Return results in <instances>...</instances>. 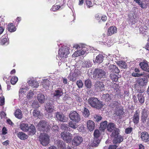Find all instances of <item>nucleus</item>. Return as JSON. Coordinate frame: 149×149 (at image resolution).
<instances>
[{
  "mask_svg": "<svg viewBox=\"0 0 149 149\" xmlns=\"http://www.w3.org/2000/svg\"><path fill=\"white\" fill-rule=\"evenodd\" d=\"M7 29L8 31L11 32H14L16 30V28L13 25V23H12L8 24Z\"/></svg>",
  "mask_w": 149,
  "mask_h": 149,
  "instance_id": "obj_36",
  "label": "nucleus"
},
{
  "mask_svg": "<svg viewBox=\"0 0 149 149\" xmlns=\"http://www.w3.org/2000/svg\"><path fill=\"white\" fill-rule=\"evenodd\" d=\"M116 128L115 127V124L112 123H109L107 126V129L108 132H111Z\"/></svg>",
  "mask_w": 149,
  "mask_h": 149,
  "instance_id": "obj_29",
  "label": "nucleus"
},
{
  "mask_svg": "<svg viewBox=\"0 0 149 149\" xmlns=\"http://www.w3.org/2000/svg\"><path fill=\"white\" fill-rule=\"evenodd\" d=\"M141 120L142 123L147 126H149V117L147 118L148 115L146 110L143 109L142 112Z\"/></svg>",
  "mask_w": 149,
  "mask_h": 149,
  "instance_id": "obj_12",
  "label": "nucleus"
},
{
  "mask_svg": "<svg viewBox=\"0 0 149 149\" xmlns=\"http://www.w3.org/2000/svg\"><path fill=\"white\" fill-rule=\"evenodd\" d=\"M77 77V75L75 73H74L72 75L69 76V79L70 81H73L76 80Z\"/></svg>",
  "mask_w": 149,
  "mask_h": 149,
  "instance_id": "obj_49",
  "label": "nucleus"
},
{
  "mask_svg": "<svg viewBox=\"0 0 149 149\" xmlns=\"http://www.w3.org/2000/svg\"><path fill=\"white\" fill-rule=\"evenodd\" d=\"M101 140L98 139L94 138L93 141H92V145L93 146L97 147L99 145Z\"/></svg>",
  "mask_w": 149,
  "mask_h": 149,
  "instance_id": "obj_44",
  "label": "nucleus"
},
{
  "mask_svg": "<svg viewBox=\"0 0 149 149\" xmlns=\"http://www.w3.org/2000/svg\"><path fill=\"white\" fill-rule=\"evenodd\" d=\"M120 87L119 85L115 83H114L111 86V89L113 92L115 93L119 90Z\"/></svg>",
  "mask_w": 149,
  "mask_h": 149,
  "instance_id": "obj_35",
  "label": "nucleus"
},
{
  "mask_svg": "<svg viewBox=\"0 0 149 149\" xmlns=\"http://www.w3.org/2000/svg\"><path fill=\"white\" fill-rule=\"evenodd\" d=\"M109 70L110 71L116 73H118L120 72V70L118 67L113 65H111L109 67Z\"/></svg>",
  "mask_w": 149,
  "mask_h": 149,
  "instance_id": "obj_20",
  "label": "nucleus"
},
{
  "mask_svg": "<svg viewBox=\"0 0 149 149\" xmlns=\"http://www.w3.org/2000/svg\"><path fill=\"white\" fill-rule=\"evenodd\" d=\"M70 119L75 122L78 123L80 120V116L76 111H71L69 114Z\"/></svg>",
  "mask_w": 149,
  "mask_h": 149,
  "instance_id": "obj_7",
  "label": "nucleus"
},
{
  "mask_svg": "<svg viewBox=\"0 0 149 149\" xmlns=\"http://www.w3.org/2000/svg\"><path fill=\"white\" fill-rule=\"evenodd\" d=\"M148 27L145 25H143L140 27L139 29V31L140 33H143L145 32L148 29Z\"/></svg>",
  "mask_w": 149,
  "mask_h": 149,
  "instance_id": "obj_51",
  "label": "nucleus"
},
{
  "mask_svg": "<svg viewBox=\"0 0 149 149\" xmlns=\"http://www.w3.org/2000/svg\"><path fill=\"white\" fill-rule=\"evenodd\" d=\"M124 113V112L123 110L120 109L117 110L115 112V114L120 119H121L123 117Z\"/></svg>",
  "mask_w": 149,
  "mask_h": 149,
  "instance_id": "obj_43",
  "label": "nucleus"
},
{
  "mask_svg": "<svg viewBox=\"0 0 149 149\" xmlns=\"http://www.w3.org/2000/svg\"><path fill=\"white\" fill-rule=\"evenodd\" d=\"M94 86L95 90L97 91H101L105 89V86L103 83L100 81H96Z\"/></svg>",
  "mask_w": 149,
  "mask_h": 149,
  "instance_id": "obj_13",
  "label": "nucleus"
},
{
  "mask_svg": "<svg viewBox=\"0 0 149 149\" xmlns=\"http://www.w3.org/2000/svg\"><path fill=\"white\" fill-rule=\"evenodd\" d=\"M61 128L64 130H68V127L67 124L63 123L61 125Z\"/></svg>",
  "mask_w": 149,
  "mask_h": 149,
  "instance_id": "obj_61",
  "label": "nucleus"
},
{
  "mask_svg": "<svg viewBox=\"0 0 149 149\" xmlns=\"http://www.w3.org/2000/svg\"><path fill=\"white\" fill-rule=\"evenodd\" d=\"M148 82L147 77V76H145L143 77V78L140 79L136 84L139 86H143L146 84Z\"/></svg>",
  "mask_w": 149,
  "mask_h": 149,
  "instance_id": "obj_15",
  "label": "nucleus"
},
{
  "mask_svg": "<svg viewBox=\"0 0 149 149\" xmlns=\"http://www.w3.org/2000/svg\"><path fill=\"white\" fill-rule=\"evenodd\" d=\"M50 84V81L47 79L43 80L42 81V87L45 89H48Z\"/></svg>",
  "mask_w": 149,
  "mask_h": 149,
  "instance_id": "obj_33",
  "label": "nucleus"
},
{
  "mask_svg": "<svg viewBox=\"0 0 149 149\" xmlns=\"http://www.w3.org/2000/svg\"><path fill=\"white\" fill-rule=\"evenodd\" d=\"M87 46L83 45H76L74 46L73 47L76 48L77 49H79L77 51H76L74 53V55L76 56H78L81 55H83L84 54H86L89 53L90 50L89 48Z\"/></svg>",
  "mask_w": 149,
  "mask_h": 149,
  "instance_id": "obj_1",
  "label": "nucleus"
},
{
  "mask_svg": "<svg viewBox=\"0 0 149 149\" xmlns=\"http://www.w3.org/2000/svg\"><path fill=\"white\" fill-rule=\"evenodd\" d=\"M129 22L130 23L134 24L138 21V18L134 14H132V15L130 14L129 15Z\"/></svg>",
  "mask_w": 149,
  "mask_h": 149,
  "instance_id": "obj_18",
  "label": "nucleus"
},
{
  "mask_svg": "<svg viewBox=\"0 0 149 149\" xmlns=\"http://www.w3.org/2000/svg\"><path fill=\"white\" fill-rule=\"evenodd\" d=\"M74 138L72 140V145L75 146L79 145L83 141V138L81 136L78 135L77 134H74Z\"/></svg>",
  "mask_w": 149,
  "mask_h": 149,
  "instance_id": "obj_10",
  "label": "nucleus"
},
{
  "mask_svg": "<svg viewBox=\"0 0 149 149\" xmlns=\"http://www.w3.org/2000/svg\"><path fill=\"white\" fill-rule=\"evenodd\" d=\"M18 78L16 77H12L10 80L11 83L13 85L15 84L18 81Z\"/></svg>",
  "mask_w": 149,
  "mask_h": 149,
  "instance_id": "obj_54",
  "label": "nucleus"
},
{
  "mask_svg": "<svg viewBox=\"0 0 149 149\" xmlns=\"http://www.w3.org/2000/svg\"><path fill=\"white\" fill-rule=\"evenodd\" d=\"M117 31V29L116 27L111 26L108 29L107 34L109 36H111L113 34L116 33Z\"/></svg>",
  "mask_w": 149,
  "mask_h": 149,
  "instance_id": "obj_25",
  "label": "nucleus"
},
{
  "mask_svg": "<svg viewBox=\"0 0 149 149\" xmlns=\"http://www.w3.org/2000/svg\"><path fill=\"white\" fill-rule=\"evenodd\" d=\"M69 48L66 46H63L59 49L58 56L62 62L64 61V59L68 57L69 54Z\"/></svg>",
  "mask_w": 149,
  "mask_h": 149,
  "instance_id": "obj_3",
  "label": "nucleus"
},
{
  "mask_svg": "<svg viewBox=\"0 0 149 149\" xmlns=\"http://www.w3.org/2000/svg\"><path fill=\"white\" fill-rule=\"evenodd\" d=\"M133 130L132 128L130 127H129L126 128L125 130V133L126 134H130Z\"/></svg>",
  "mask_w": 149,
  "mask_h": 149,
  "instance_id": "obj_59",
  "label": "nucleus"
},
{
  "mask_svg": "<svg viewBox=\"0 0 149 149\" xmlns=\"http://www.w3.org/2000/svg\"><path fill=\"white\" fill-rule=\"evenodd\" d=\"M85 84L87 88H90L91 86V82L89 79H88L85 81Z\"/></svg>",
  "mask_w": 149,
  "mask_h": 149,
  "instance_id": "obj_53",
  "label": "nucleus"
},
{
  "mask_svg": "<svg viewBox=\"0 0 149 149\" xmlns=\"http://www.w3.org/2000/svg\"><path fill=\"white\" fill-rule=\"evenodd\" d=\"M0 43L2 45H7L9 44V40L7 34H5L0 39Z\"/></svg>",
  "mask_w": 149,
  "mask_h": 149,
  "instance_id": "obj_17",
  "label": "nucleus"
},
{
  "mask_svg": "<svg viewBox=\"0 0 149 149\" xmlns=\"http://www.w3.org/2000/svg\"><path fill=\"white\" fill-rule=\"evenodd\" d=\"M102 118V117L100 115H95L94 116V120L97 122H98L101 120Z\"/></svg>",
  "mask_w": 149,
  "mask_h": 149,
  "instance_id": "obj_58",
  "label": "nucleus"
},
{
  "mask_svg": "<svg viewBox=\"0 0 149 149\" xmlns=\"http://www.w3.org/2000/svg\"><path fill=\"white\" fill-rule=\"evenodd\" d=\"M102 97L103 99L107 101V102H111V96L108 93L103 94Z\"/></svg>",
  "mask_w": 149,
  "mask_h": 149,
  "instance_id": "obj_46",
  "label": "nucleus"
},
{
  "mask_svg": "<svg viewBox=\"0 0 149 149\" xmlns=\"http://www.w3.org/2000/svg\"><path fill=\"white\" fill-rule=\"evenodd\" d=\"M32 106L34 108H37L40 107L38 102L37 101H34L32 103Z\"/></svg>",
  "mask_w": 149,
  "mask_h": 149,
  "instance_id": "obj_56",
  "label": "nucleus"
},
{
  "mask_svg": "<svg viewBox=\"0 0 149 149\" xmlns=\"http://www.w3.org/2000/svg\"><path fill=\"white\" fill-rule=\"evenodd\" d=\"M141 137L142 140L145 142H147L149 141V134L148 133L146 132L141 133Z\"/></svg>",
  "mask_w": 149,
  "mask_h": 149,
  "instance_id": "obj_26",
  "label": "nucleus"
},
{
  "mask_svg": "<svg viewBox=\"0 0 149 149\" xmlns=\"http://www.w3.org/2000/svg\"><path fill=\"white\" fill-rule=\"evenodd\" d=\"M34 93H33V91L31 90H30L28 93L27 98L28 99H31Z\"/></svg>",
  "mask_w": 149,
  "mask_h": 149,
  "instance_id": "obj_55",
  "label": "nucleus"
},
{
  "mask_svg": "<svg viewBox=\"0 0 149 149\" xmlns=\"http://www.w3.org/2000/svg\"><path fill=\"white\" fill-rule=\"evenodd\" d=\"M139 112L136 110L135 113L134 114L133 117V121L134 124H136L138 123L139 120Z\"/></svg>",
  "mask_w": 149,
  "mask_h": 149,
  "instance_id": "obj_24",
  "label": "nucleus"
},
{
  "mask_svg": "<svg viewBox=\"0 0 149 149\" xmlns=\"http://www.w3.org/2000/svg\"><path fill=\"white\" fill-rule=\"evenodd\" d=\"M60 7L61 6L59 5H54L51 9V10L53 11H56L60 8Z\"/></svg>",
  "mask_w": 149,
  "mask_h": 149,
  "instance_id": "obj_57",
  "label": "nucleus"
},
{
  "mask_svg": "<svg viewBox=\"0 0 149 149\" xmlns=\"http://www.w3.org/2000/svg\"><path fill=\"white\" fill-rule=\"evenodd\" d=\"M20 129L24 132H27L28 130L29 125L26 123H21L20 124Z\"/></svg>",
  "mask_w": 149,
  "mask_h": 149,
  "instance_id": "obj_37",
  "label": "nucleus"
},
{
  "mask_svg": "<svg viewBox=\"0 0 149 149\" xmlns=\"http://www.w3.org/2000/svg\"><path fill=\"white\" fill-rule=\"evenodd\" d=\"M83 115L86 118L88 117L90 115L89 110L86 108H84V109L83 112Z\"/></svg>",
  "mask_w": 149,
  "mask_h": 149,
  "instance_id": "obj_50",
  "label": "nucleus"
},
{
  "mask_svg": "<svg viewBox=\"0 0 149 149\" xmlns=\"http://www.w3.org/2000/svg\"><path fill=\"white\" fill-rule=\"evenodd\" d=\"M113 138V143L115 144L119 143L123 140V137L120 134Z\"/></svg>",
  "mask_w": 149,
  "mask_h": 149,
  "instance_id": "obj_23",
  "label": "nucleus"
},
{
  "mask_svg": "<svg viewBox=\"0 0 149 149\" xmlns=\"http://www.w3.org/2000/svg\"><path fill=\"white\" fill-rule=\"evenodd\" d=\"M104 57L102 54H99L96 56L95 60H93L94 63L95 64H100L102 63L104 59Z\"/></svg>",
  "mask_w": 149,
  "mask_h": 149,
  "instance_id": "obj_22",
  "label": "nucleus"
},
{
  "mask_svg": "<svg viewBox=\"0 0 149 149\" xmlns=\"http://www.w3.org/2000/svg\"><path fill=\"white\" fill-rule=\"evenodd\" d=\"M24 88H20L19 91V97H22L23 96L24 94Z\"/></svg>",
  "mask_w": 149,
  "mask_h": 149,
  "instance_id": "obj_63",
  "label": "nucleus"
},
{
  "mask_svg": "<svg viewBox=\"0 0 149 149\" xmlns=\"http://www.w3.org/2000/svg\"><path fill=\"white\" fill-rule=\"evenodd\" d=\"M30 86L33 87L37 88L38 86V83L37 81L35 80L29 81L28 82Z\"/></svg>",
  "mask_w": 149,
  "mask_h": 149,
  "instance_id": "obj_42",
  "label": "nucleus"
},
{
  "mask_svg": "<svg viewBox=\"0 0 149 149\" xmlns=\"http://www.w3.org/2000/svg\"><path fill=\"white\" fill-rule=\"evenodd\" d=\"M106 74V72L104 70L100 68L95 69L94 72V74L95 77L100 79L104 78Z\"/></svg>",
  "mask_w": 149,
  "mask_h": 149,
  "instance_id": "obj_8",
  "label": "nucleus"
},
{
  "mask_svg": "<svg viewBox=\"0 0 149 149\" xmlns=\"http://www.w3.org/2000/svg\"><path fill=\"white\" fill-rule=\"evenodd\" d=\"M38 99L40 103L41 104L44 103L45 101V97L44 95L42 94H39L37 96Z\"/></svg>",
  "mask_w": 149,
  "mask_h": 149,
  "instance_id": "obj_41",
  "label": "nucleus"
},
{
  "mask_svg": "<svg viewBox=\"0 0 149 149\" xmlns=\"http://www.w3.org/2000/svg\"><path fill=\"white\" fill-rule=\"evenodd\" d=\"M75 98L77 102H81L82 100V98L77 93L75 94Z\"/></svg>",
  "mask_w": 149,
  "mask_h": 149,
  "instance_id": "obj_60",
  "label": "nucleus"
},
{
  "mask_svg": "<svg viewBox=\"0 0 149 149\" xmlns=\"http://www.w3.org/2000/svg\"><path fill=\"white\" fill-rule=\"evenodd\" d=\"M55 143L58 149H65L66 145L65 143L61 140H57L55 141Z\"/></svg>",
  "mask_w": 149,
  "mask_h": 149,
  "instance_id": "obj_16",
  "label": "nucleus"
},
{
  "mask_svg": "<svg viewBox=\"0 0 149 149\" xmlns=\"http://www.w3.org/2000/svg\"><path fill=\"white\" fill-rule=\"evenodd\" d=\"M145 94L141 93H138L137 95V97L138 100L141 105H142L145 101Z\"/></svg>",
  "mask_w": 149,
  "mask_h": 149,
  "instance_id": "obj_27",
  "label": "nucleus"
},
{
  "mask_svg": "<svg viewBox=\"0 0 149 149\" xmlns=\"http://www.w3.org/2000/svg\"><path fill=\"white\" fill-rule=\"evenodd\" d=\"M134 87H135V91H136V93L142 94L145 91L143 86H141L135 84Z\"/></svg>",
  "mask_w": 149,
  "mask_h": 149,
  "instance_id": "obj_28",
  "label": "nucleus"
},
{
  "mask_svg": "<svg viewBox=\"0 0 149 149\" xmlns=\"http://www.w3.org/2000/svg\"><path fill=\"white\" fill-rule=\"evenodd\" d=\"M33 116L36 118H39V116L40 115V111L36 109L33 110Z\"/></svg>",
  "mask_w": 149,
  "mask_h": 149,
  "instance_id": "obj_52",
  "label": "nucleus"
},
{
  "mask_svg": "<svg viewBox=\"0 0 149 149\" xmlns=\"http://www.w3.org/2000/svg\"><path fill=\"white\" fill-rule=\"evenodd\" d=\"M46 112L52 114L54 111V106L52 101L49 100L46 103L45 107Z\"/></svg>",
  "mask_w": 149,
  "mask_h": 149,
  "instance_id": "obj_5",
  "label": "nucleus"
},
{
  "mask_svg": "<svg viewBox=\"0 0 149 149\" xmlns=\"http://www.w3.org/2000/svg\"><path fill=\"white\" fill-rule=\"evenodd\" d=\"M118 64L122 68L125 69L127 68V65L126 63L124 61H118Z\"/></svg>",
  "mask_w": 149,
  "mask_h": 149,
  "instance_id": "obj_45",
  "label": "nucleus"
},
{
  "mask_svg": "<svg viewBox=\"0 0 149 149\" xmlns=\"http://www.w3.org/2000/svg\"><path fill=\"white\" fill-rule=\"evenodd\" d=\"M17 137L20 139L22 140H24L27 139L28 136L24 133L20 132L17 134Z\"/></svg>",
  "mask_w": 149,
  "mask_h": 149,
  "instance_id": "obj_31",
  "label": "nucleus"
},
{
  "mask_svg": "<svg viewBox=\"0 0 149 149\" xmlns=\"http://www.w3.org/2000/svg\"><path fill=\"white\" fill-rule=\"evenodd\" d=\"M102 131L98 130H95L94 132V138L98 139L101 140L102 138L101 134Z\"/></svg>",
  "mask_w": 149,
  "mask_h": 149,
  "instance_id": "obj_30",
  "label": "nucleus"
},
{
  "mask_svg": "<svg viewBox=\"0 0 149 149\" xmlns=\"http://www.w3.org/2000/svg\"><path fill=\"white\" fill-rule=\"evenodd\" d=\"M139 65L143 70L147 72L149 71V67L147 61H145L141 62L139 64Z\"/></svg>",
  "mask_w": 149,
  "mask_h": 149,
  "instance_id": "obj_19",
  "label": "nucleus"
},
{
  "mask_svg": "<svg viewBox=\"0 0 149 149\" xmlns=\"http://www.w3.org/2000/svg\"><path fill=\"white\" fill-rule=\"evenodd\" d=\"M87 126L90 131H93L95 129V125L93 121L89 120L87 123Z\"/></svg>",
  "mask_w": 149,
  "mask_h": 149,
  "instance_id": "obj_21",
  "label": "nucleus"
},
{
  "mask_svg": "<svg viewBox=\"0 0 149 149\" xmlns=\"http://www.w3.org/2000/svg\"><path fill=\"white\" fill-rule=\"evenodd\" d=\"M63 94V89L60 86H57L56 87L55 89L54 90L53 93L54 97L56 99H59Z\"/></svg>",
  "mask_w": 149,
  "mask_h": 149,
  "instance_id": "obj_9",
  "label": "nucleus"
},
{
  "mask_svg": "<svg viewBox=\"0 0 149 149\" xmlns=\"http://www.w3.org/2000/svg\"><path fill=\"white\" fill-rule=\"evenodd\" d=\"M62 139L67 143L71 142L72 139V135L68 132H64L61 133Z\"/></svg>",
  "mask_w": 149,
  "mask_h": 149,
  "instance_id": "obj_11",
  "label": "nucleus"
},
{
  "mask_svg": "<svg viewBox=\"0 0 149 149\" xmlns=\"http://www.w3.org/2000/svg\"><path fill=\"white\" fill-rule=\"evenodd\" d=\"M37 127L40 131H47L49 127V124L45 120H41L38 124Z\"/></svg>",
  "mask_w": 149,
  "mask_h": 149,
  "instance_id": "obj_6",
  "label": "nucleus"
},
{
  "mask_svg": "<svg viewBox=\"0 0 149 149\" xmlns=\"http://www.w3.org/2000/svg\"><path fill=\"white\" fill-rule=\"evenodd\" d=\"M39 138L40 143L42 146H45L49 144V138L48 135L45 133H41Z\"/></svg>",
  "mask_w": 149,
  "mask_h": 149,
  "instance_id": "obj_4",
  "label": "nucleus"
},
{
  "mask_svg": "<svg viewBox=\"0 0 149 149\" xmlns=\"http://www.w3.org/2000/svg\"><path fill=\"white\" fill-rule=\"evenodd\" d=\"M88 102L91 107L97 109H101L103 106L102 102L96 97H91L88 100Z\"/></svg>",
  "mask_w": 149,
  "mask_h": 149,
  "instance_id": "obj_2",
  "label": "nucleus"
},
{
  "mask_svg": "<svg viewBox=\"0 0 149 149\" xmlns=\"http://www.w3.org/2000/svg\"><path fill=\"white\" fill-rule=\"evenodd\" d=\"M55 115L56 119L60 122H66L68 120L67 118L63 114H61L58 112L55 113Z\"/></svg>",
  "mask_w": 149,
  "mask_h": 149,
  "instance_id": "obj_14",
  "label": "nucleus"
},
{
  "mask_svg": "<svg viewBox=\"0 0 149 149\" xmlns=\"http://www.w3.org/2000/svg\"><path fill=\"white\" fill-rule=\"evenodd\" d=\"M120 130L118 128H116L113 131L111 132L110 135L111 137L113 138V137H115L116 136H118L119 134Z\"/></svg>",
  "mask_w": 149,
  "mask_h": 149,
  "instance_id": "obj_39",
  "label": "nucleus"
},
{
  "mask_svg": "<svg viewBox=\"0 0 149 149\" xmlns=\"http://www.w3.org/2000/svg\"><path fill=\"white\" fill-rule=\"evenodd\" d=\"M14 114L16 118L19 119L22 118V112L20 109H17L14 113Z\"/></svg>",
  "mask_w": 149,
  "mask_h": 149,
  "instance_id": "obj_38",
  "label": "nucleus"
},
{
  "mask_svg": "<svg viewBox=\"0 0 149 149\" xmlns=\"http://www.w3.org/2000/svg\"><path fill=\"white\" fill-rule=\"evenodd\" d=\"M28 131L29 132L30 134L34 135L36 132L35 127L33 125H31L29 127Z\"/></svg>",
  "mask_w": 149,
  "mask_h": 149,
  "instance_id": "obj_34",
  "label": "nucleus"
},
{
  "mask_svg": "<svg viewBox=\"0 0 149 149\" xmlns=\"http://www.w3.org/2000/svg\"><path fill=\"white\" fill-rule=\"evenodd\" d=\"M110 79L112 81L116 82L118 81V77L116 75L113 73L111 74L110 75Z\"/></svg>",
  "mask_w": 149,
  "mask_h": 149,
  "instance_id": "obj_47",
  "label": "nucleus"
},
{
  "mask_svg": "<svg viewBox=\"0 0 149 149\" xmlns=\"http://www.w3.org/2000/svg\"><path fill=\"white\" fill-rule=\"evenodd\" d=\"M76 123L72 121H70L68 123V126L73 129H76L78 127V125Z\"/></svg>",
  "mask_w": 149,
  "mask_h": 149,
  "instance_id": "obj_48",
  "label": "nucleus"
},
{
  "mask_svg": "<svg viewBox=\"0 0 149 149\" xmlns=\"http://www.w3.org/2000/svg\"><path fill=\"white\" fill-rule=\"evenodd\" d=\"M107 122L106 121H105L102 122L100 124V127L99 128V130L102 132H104L106 127L107 125Z\"/></svg>",
  "mask_w": 149,
  "mask_h": 149,
  "instance_id": "obj_32",
  "label": "nucleus"
},
{
  "mask_svg": "<svg viewBox=\"0 0 149 149\" xmlns=\"http://www.w3.org/2000/svg\"><path fill=\"white\" fill-rule=\"evenodd\" d=\"M92 65V62L89 60H88L83 62L82 63V66L84 68H89Z\"/></svg>",
  "mask_w": 149,
  "mask_h": 149,
  "instance_id": "obj_40",
  "label": "nucleus"
},
{
  "mask_svg": "<svg viewBox=\"0 0 149 149\" xmlns=\"http://www.w3.org/2000/svg\"><path fill=\"white\" fill-rule=\"evenodd\" d=\"M85 2L86 3V6L88 8H90L92 6V3L91 1L90 0L87 1Z\"/></svg>",
  "mask_w": 149,
  "mask_h": 149,
  "instance_id": "obj_64",
  "label": "nucleus"
},
{
  "mask_svg": "<svg viewBox=\"0 0 149 149\" xmlns=\"http://www.w3.org/2000/svg\"><path fill=\"white\" fill-rule=\"evenodd\" d=\"M77 85L78 86V87L79 88H82L83 84L81 80H79L77 81L76 83Z\"/></svg>",
  "mask_w": 149,
  "mask_h": 149,
  "instance_id": "obj_62",
  "label": "nucleus"
}]
</instances>
